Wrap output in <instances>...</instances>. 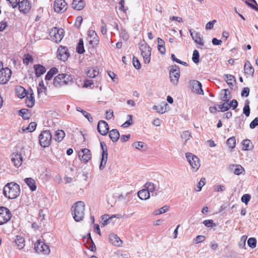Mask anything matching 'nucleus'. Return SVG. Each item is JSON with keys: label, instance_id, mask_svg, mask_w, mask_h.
Listing matches in <instances>:
<instances>
[{"label": "nucleus", "instance_id": "1", "mask_svg": "<svg viewBox=\"0 0 258 258\" xmlns=\"http://www.w3.org/2000/svg\"><path fill=\"white\" fill-rule=\"evenodd\" d=\"M21 193L20 185L16 182H11L6 184L3 188V194L9 199H15Z\"/></svg>", "mask_w": 258, "mask_h": 258}, {"label": "nucleus", "instance_id": "2", "mask_svg": "<svg viewBox=\"0 0 258 258\" xmlns=\"http://www.w3.org/2000/svg\"><path fill=\"white\" fill-rule=\"evenodd\" d=\"M85 204L83 201L75 203L71 208L72 214L76 222L83 220L85 215Z\"/></svg>", "mask_w": 258, "mask_h": 258}, {"label": "nucleus", "instance_id": "3", "mask_svg": "<svg viewBox=\"0 0 258 258\" xmlns=\"http://www.w3.org/2000/svg\"><path fill=\"white\" fill-rule=\"evenodd\" d=\"M73 77L66 74H60L56 76L53 80V85L56 88H59L63 85H67L72 82Z\"/></svg>", "mask_w": 258, "mask_h": 258}, {"label": "nucleus", "instance_id": "4", "mask_svg": "<svg viewBox=\"0 0 258 258\" xmlns=\"http://www.w3.org/2000/svg\"><path fill=\"white\" fill-rule=\"evenodd\" d=\"M52 140V135L49 131L45 130L42 131L39 136L40 145L44 147L49 146Z\"/></svg>", "mask_w": 258, "mask_h": 258}, {"label": "nucleus", "instance_id": "5", "mask_svg": "<svg viewBox=\"0 0 258 258\" xmlns=\"http://www.w3.org/2000/svg\"><path fill=\"white\" fill-rule=\"evenodd\" d=\"M185 156L194 172H196L200 167V161L199 158L190 153H186Z\"/></svg>", "mask_w": 258, "mask_h": 258}, {"label": "nucleus", "instance_id": "6", "mask_svg": "<svg viewBox=\"0 0 258 258\" xmlns=\"http://www.w3.org/2000/svg\"><path fill=\"white\" fill-rule=\"evenodd\" d=\"M169 76L171 82L173 85H177L180 77V70L178 66L174 65L171 66Z\"/></svg>", "mask_w": 258, "mask_h": 258}, {"label": "nucleus", "instance_id": "7", "mask_svg": "<svg viewBox=\"0 0 258 258\" xmlns=\"http://www.w3.org/2000/svg\"><path fill=\"white\" fill-rule=\"evenodd\" d=\"M141 54L145 63H149L151 59V48L146 43L141 44L140 46Z\"/></svg>", "mask_w": 258, "mask_h": 258}, {"label": "nucleus", "instance_id": "8", "mask_svg": "<svg viewBox=\"0 0 258 258\" xmlns=\"http://www.w3.org/2000/svg\"><path fill=\"white\" fill-rule=\"evenodd\" d=\"M63 29L54 27L50 31L49 35L52 39L56 43L60 42L63 37Z\"/></svg>", "mask_w": 258, "mask_h": 258}, {"label": "nucleus", "instance_id": "9", "mask_svg": "<svg viewBox=\"0 0 258 258\" xmlns=\"http://www.w3.org/2000/svg\"><path fill=\"white\" fill-rule=\"evenodd\" d=\"M12 217L10 210L5 207H0V225L7 223Z\"/></svg>", "mask_w": 258, "mask_h": 258}, {"label": "nucleus", "instance_id": "10", "mask_svg": "<svg viewBox=\"0 0 258 258\" xmlns=\"http://www.w3.org/2000/svg\"><path fill=\"white\" fill-rule=\"evenodd\" d=\"M12 72L8 68H2L0 70V84H5L9 81Z\"/></svg>", "mask_w": 258, "mask_h": 258}, {"label": "nucleus", "instance_id": "11", "mask_svg": "<svg viewBox=\"0 0 258 258\" xmlns=\"http://www.w3.org/2000/svg\"><path fill=\"white\" fill-rule=\"evenodd\" d=\"M100 145L102 150V157L99 168L102 170L104 168L108 158V153L106 145L104 142H101Z\"/></svg>", "mask_w": 258, "mask_h": 258}, {"label": "nucleus", "instance_id": "12", "mask_svg": "<svg viewBox=\"0 0 258 258\" xmlns=\"http://www.w3.org/2000/svg\"><path fill=\"white\" fill-rule=\"evenodd\" d=\"M34 248L38 253H42L46 254L49 253L50 252L48 246L40 240H38L35 243Z\"/></svg>", "mask_w": 258, "mask_h": 258}, {"label": "nucleus", "instance_id": "13", "mask_svg": "<svg viewBox=\"0 0 258 258\" xmlns=\"http://www.w3.org/2000/svg\"><path fill=\"white\" fill-rule=\"evenodd\" d=\"M144 186L149 191L150 194L152 193V197L157 196L159 193L161 192V190H159V187H157L156 184L151 182H147Z\"/></svg>", "mask_w": 258, "mask_h": 258}, {"label": "nucleus", "instance_id": "14", "mask_svg": "<svg viewBox=\"0 0 258 258\" xmlns=\"http://www.w3.org/2000/svg\"><path fill=\"white\" fill-rule=\"evenodd\" d=\"M79 157L81 161L87 163L91 159V151L86 148L82 149L79 152Z\"/></svg>", "mask_w": 258, "mask_h": 258}, {"label": "nucleus", "instance_id": "15", "mask_svg": "<svg viewBox=\"0 0 258 258\" xmlns=\"http://www.w3.org/2000/svg\"><path fill=\"white\" fill-rule=\"evenodd\" d=\"M88 40L93 47H96L99 41V37L94 31H89Z\"/></svg>", "mask_w": 258, "mask_h": 258}, {"label": "nucleus", "instance_id": "16", "mask_svg": "<svg viewBox=\"0 0 258 258\" xmlns=\"http://www.w3.org/2000/svg\"><path fill=\"white\" fill-rule=\"evenodd\" d=\"M54 10L56 12L62 13L67 9V3L64 0H55L53 5Z\"/></svg>", "mask_w": 258, "mask_h": 258}, {"label": "nucleus", "instance_id": "17", "mask_svg": "<svg viewBox=\"0 0 258 258\" xmlns=\"http://www.w3.org/2000/svg\"><path fill=\"white\" fill-rule=\"evenodd\" d=\"M189 87L192 91L199 94H203L204 92L202 90V84L198 81L191 80L189 82Z\"/></svg>", "mask_w": 258, "mask_h": 258}, {"label": "nucleus", "instance_id": "18", "mask_svg": "<svg viewBox=\"0 0 258 258\" xmlns=\"http://www.w3.org/2000/svg\"><path fill=\"white\" fill-rule=\"evenodd\" d=\"M97 130L101 135L106 136L109 131V125L105 121L101 120L98 123Z\"/></svg>", "mask_w": 258, "mask_h": 258}, {"label": "nucleus", "instance_id": "19", "mask_svg": "<svg viewBox=\"0 0 258 258\" xmlns=\"http://www.w3.org/2000/svg\"><path fill=\"white\" fill-rule=\"evenodd\" d=\"M19 11L23 14H27L31 9V3L28 0H22L19 5Z\"/></svg>", "mask_w": 258, "mask_h": 258}, {"label": "nucleus", "instance_id": "20", "mask_svg": "<svg viewBox=\"0 0 258 258\" xmlns=\"http://www.w3.org/2000/svg\"><path fill=\"white\" fill-rule=\"evenodd\" d=\"M11 161L16 167H19L22 163L23 157L20 153H14L12 155Z\"/></svg>", "mask_w": 258, "mask_h": 258}, {"label": "nucleus", "instance_id": "21", "mask_svg": "<svg viewBox=\"0 0 258 258\" xmlns=\"http://www.w3.org/2000/svg\"><path fill=\"white\" fill-rule=\"evenodd\" d=\"M70 54L68 51V49L66 47L61 46L57 50V57L65 61L69 57Z\"/></svg>", "mask_w": 258, "mask_h": 258}, {"label": "nucleus", "instance_id": "22", "mask_svg": "<svg viewBox=\"0 0 258 258\" xmlns=\"http://www.w3.org/2000/svg\"><path fill=\"white\" fill-rule=\"evenodd\" d=\"M120 217L121 215L119 214L113 215L111 217H109V215H104L101 217V224L103 226L106 225L110 223L113 218L116 217L119 218Z\"/></svg>", "mask_w": 258, "mask_h": 258}, {"label": "nucleus", "instance_id": "23", "mask_svg": "<svg viewBox=\"0 0 258 258\" xmlns=\"http://www.w3.org/2000/svg\"><path fill=\"white\" fill-rule=\"evenodd\" d=\"M109 240L111 243L115 246H120L122 245V241L119 237L115 234H111L109 235Z\"/></svg>", "mask_w": 258, "mask_h": 258}, {"label": "nucleus", "instance_id": "24", "mask_svg": "<svg viewBox=\"0 0 258 258\" xmlns=\"http://www.w3.org/2000/svg\"><path fill=\"white\" fill-rule=\"evenodd\" d=\"M86 73L89 78H95L99 74V71L97 68H87L86 70Z\"/></svg>", "mask_w": 258, "mask_h": 258}, {"label": "nucleus", "instance_id": "25", "mask_svg": "<svg viewBox=\"0 0 258 258\" xmlns=\"http://www.w3.org/2000/svg\"><path fill=\"white\" fill-rule=\"evenodd\" d=\"M65 135V133L63 130H58L55 132L53 139L55 141L60 142L63 140Z\"/></svg>", "mask_w": 258, "mask_h": 258}, {"label": "nucleus", "instance_id": "26", "mask_svg": "<svg viewBox=\"0 0 258 258\" xmlns=\"http://www.w3.org/2000/svg\"><path fill=\"white\" fill-rule=\"evenodd\" d=\"M72 7L74 9L81 10L85 7V3L83 0H73Z\"/></svg>", "mask_w": 258, "mask_h": 258}, {"label": "nucleus", "instance_id": "27", "mask_svg": "<svg viewBox=\"0 0 258 258\" xmlns=\"http://www.w3.org/2000/svg\"><path fill=\"white\" fill-rule=\"evenodd\" d=\"M109 136L113 142H116L118 140L120 135L117 130L113 129L109 132Z\"/></svg>", "mask_w": 258, "mask_h": 258}, {"label": "nucleus", "instance_id": "28", "mask_svg": "<svg viewBox=\"0 0 258 258\" xmlns=\"http://www.w3.org/2000/svg\"><path fill=\"white\" fill-rule=\"evenodd\" d=\"M34 69L37 77L41 76V75H43L46 72L45 68L40 64H35L34 66Z\"/></svg>", "mask_w": 258, "mask_h": 258}, {"label": "nucleus", "instance_id": "29", "mask_svg": "<svg viewBox=\"0 0 258 258\" xmlns=\"http://www.w3.org/2000/svg\"><path fill=\"white\" fill-rule=\"evenodd\" d=\"M138 197L141 200H146L150 198V194L145 188L139 190L138 192Z\"/></svg>", "mask_w": 258, "mask_h": 258}, {"label": "nucleus", "instance_id": "30", "mask_svg": "<svg viewBox=\"0 0 258 258\" xmlns=\"http://www.w3.org/2000/svg\"><path fill=\"white\" fill-rule=\"evenodd\" d=\"M231 170H233V173L236 175H240L244 171V168L239 165H232L229 166Z\"/></svg>", "mask_w": 258, "mask_h": 258}, {"label": "nucleus", "instance_id": "31", "mask_svg": "<svg viewBox=\"0 0 258 258\" xmlns=\"http://www.w3.org/2000/svg\"><path fill=\"white\" fill-rule=\"evenodd\" d=\"M15 92L17 96L20 98H24L27 94L26 90L22 86H18L15 88Z\"/></svg>", "mask_w": 258, "mask_h": 258}, {"label": "nucleus", "instance_id": "32", "mask_svg": "<svg viewBox=\"0 0 258 258\" xmlns=\"http://www.w3.org/2000/svg\"><path fill=\"white\" fill-rule=\"evenodd\" d=\"M15 242L17 246V248L19 249H22L25 246V239L23 237L21 236H17Z\"/></svg>", "mask_w": 258, "mask_h": 258}, {"label": "nucleus", "instance_id": "33", "mask_svg": "<svg viewBox=\"0 0 258 258\" xmlns=\"http://www.w3.org/2000/svg\"><path fill=\"white\" fill-rule=\"evenodd\" d=\"M25 182L29 187L32 191H34L36 189V185L35 180L32 178H26L24 179Z\"/></svg>", "mask_w": 258, "mask_h": 258}, {"label": "nucleus", "instance_id": "34", "mask_svg": "<svg viewBox=\"0 0 258 258\" xmlns=\"http://www.w3.org/2000/svg\"><path fill=\"white\" fill-rule=\"evenodd\" d=\"M244 69L246 74L249 75H253L254 72V69L249 61H247L245 63Z\"/></svg>", "mask_w": 258, "mask_h": 258}, {"label": "nucleus", "instance_id": "35", "mask_svg": "<svg viewBox=\"0 0 258 258\" xmlns=\"http://www.w3.org/2000/svg\"><path fill=\"white\" fill-rule=\"evenodd\" d=\"M36 126L37 124L36 122H31L29 124L28 126L27 127H23L22 128V131H19V132L22 133L26 131H27L28 132H32L35 130Z\"/></svg>", "mask_w": 258, "mask_h": 258}, {"label": "nucleus", "instance_id": "36", "mask_svg": "<svg viewBox=\"0 0 258 258\" xmlns=\"http://www.w3.org/2000/svg\"><path fill=\"white\" fill-rule=\"evenodd\" d=\"M46 90V87H45L43 81L42 80L39 82V86L37 88V93L38 96H40L41 95L43 94H46L45 92Z\"/></svg>", "mask_w": 258, "mask_h": 258}, {"label": "nucleus", "instance_id": "37", "mask_svg": "<svg viewBox=\"0 0 258 258\" xmlns=\"http://www.w3.org/2000/svg\"><path fill=\"white\" fill-rule=\"evenodd\" d=\"M76 110L82 113V114L88 120V121L92 123L93 121V117L91 116V114L87 112V111L82 109L79 107H76Z\"/></svg>", "mask_w": 258, "mask_h": 258}, {"label": "nucleus", "instance_id": "38", "mask_svg": "<svg viewBox=\"0 0 258 258\" xmlns=\"http://www.w3.org/2000/svg\"><path fill=\"white\" fill-rule=\"evenodd\" d=\"M58 72V70L56 68H51L45 76V80H50L53 76Z\"/></svg>", "mask_w": 258, "mask_h": 258}, {"label": "nucleus", "instance_id": "39", "mask_svg": "<svg viewBox=\"0 0 258 258\" xmlns=\"http://www.w3.org/2000/svg\"><path fill=\"white\" fill-rule=\"evenodd\" d=\"M253 145L249 140H244L242 142V150H250Z\"/></svg>", "mask_w": 258, "mask_h": 258}, {"label": "nucleus", "instance_id": "40", "mask_svg": "<svg viewBox=\"0 0 258 258\" xmlns=\"http://www.w3.org/2000/svg\"><path fill=\"white\" fill-rule=\"evenodd\" d=\"M133 146L140 151H145L146 149V145L142 142H135L133 143Z\"/></svg>", "mask_w": 258, "mask_h": 258}, {"label": "nucleus", "instance_id": "41", "mask_svg": "<svg viewBox=\"0 0 258 258\" xmlns=\"http://www.w3.org/2000/svg\"><path fill=\"white\" fill-rule=\"evenodd\" d=\"M76 50L79 54H82L85 52L84 42L82 39H80L77 44Z\"/></svg>", "mask_w": 258, "mask_h": 258}, {"label": "nucleus", "instance_id": "42", "mask_svg": "<svg viewBox=\"0 0 258 258\" xmlns=\"http://www.w3.org/2000/svg\"><path fill=\"white\" fill-rule=\"evenodd\" d=\"M224 78L226 79V81L227 83L230 86H234V84L232 83L233 81V82L234 83H236V80H235L234 77L233 75L226 74V75H224Z\"/></svg>", "mask_w": 258, "mask_h": 258}, {"label": "nucleus", "instance_id": "43", "mask_svg": "<svg viewBox=\"0 0 258 258\" xmlns=\"http://www.w3.org/2000/svg\"><path fill=\"white\" fill-rule=\"evenodd\" d=\"M34 97L33 96V94L31 93L29 97H27L26 103L28 107H32L34 106Z\"/></svg>", "mask_w": 258, "mask_h": 258}, {"label": "nucleus", "instance_id": "44", "mask_svg": "<svg viewBox=\"0 0 258 258\" xmlns=\"http://www.w3.org/2000/svg\"><path fill=\"white\" fill-rule=\"evenodd\" d=\"M19 115L21 116L23 119H28L30 117V114L28 110L27 109H21L19 110Z\"/></svg>", "mask_w": 258, "mask_h": 258}, {"label": "nucleus", "instance_id": "45", "mask_svg": "<svg viewBox=\"0 0 258 258\" xmlns=\"http://www.w3.org/2000/svg\"><path fill=\"white\" fill-rule=\"evenodd\" d=\"M249 101L246 100L245 102L244 106L243 109V113L246 115V117H248L250 114V107H249Z\"/></svg>", "mask_w": 258, "mask_h": 258}, {"label": "nucleus", "instance_id": "46", "mask_svg": "<svg viewBox=\"0 0 258 258\" xmlns=\"http://www.w3.org/2000/svg\"><path fill=\"white\" fill-rule=\"evenodd\" d=\"M226 143L230 148L233 149L235 147L236 139L234 137H231L227 140Z\"/></svg>", "mask_w": 258, "mask_h": 258}, {"label": "nucleus", "instance_id": "47", "mask_svg": "<svg viewBox=\"0 0 258 258\" xmlns=\"http://www.w3.org/2000/svg\"><path fill=\"white\" fill-rule=\"evenodd\" d=\"M218 108L220 111L222 112H224L227 111L230 108L229 104L226 102H224L222 104L219 105Z\"/></svg>", "mask_w": 258, "mask_h": 258}, {"label": "nucleus", "instance_id": "48", "mask_svg": "<svg viewBox=\"0 0 258 258\" xmlns=\"http://www.w3.org/2000/svg\"><path fill=\"white\" fill-rule=\"evenodd\" d=\"M247 244L248 246L252 248L255 247L256 245V239L253 237L249 238L248 239Z\"/></svg>", "mask_w": 258, "mask_h": 258}, {"label": "nucleus", "instance_id": "49", "mask_svg": "<svg viewBox=\"0 0 258 258\" xmlns=\"http://www.w3.org/2000/svg\"><path fill=\"white\" fill-rule=\"evenodd\" d=\"M199 52L197 50H195L193 52L192 60L195 63H197L199 62Z\"/></svg>", "mask_w": 258, "mask_h": 258}, {"label": "nucleus", "instance_id": "50", "mask_svg": "<svg viewBox=\"0 0 258 258\" xmlns=\"http://www.w3.org/2000/svg\"><path fill=\"white\" fill-rule=\"evenodd\" d=\"M197 44L201 45H204L202 38L200 37V34L198 33H195V37L192 39Z\"/></svg>", "mask_w": 258, "mask_h": 258}, {"label": "nucleus", "instance_id": "51", "mask_svg": "<svg viewBox=\"0 0 258 258\" xmlns=\"http://www.w3.org/2000/svg\"><path fill=\"white\" fill-rule=\"evenodd\" d=\"M128 119L123 123L122 125L123 127H127L133 123V116L132 115H127Z\"/></svg>", "mask_w": 258, "mask_h": 258}, {"label": "nucleus", "instance_id": "52", "mask_svg": "<svg viewBox=\"0 0 258 258\" xmlns=\"http://www.w3.org/2000/svg\"><path fill=\"white\" fill-rule=\"evenodd\" d=\"M120 36L122 39L125 41L127 40L129 38V35L128 32L123 28H121L120 32Z\"/></svg>", "mask_w": 258, "mask_h": 258}, {"label": "nucleus", "instance_id": "53", "mask_svg": "<svg viewBox=\"0 0 258 258\" xmlns=\"http://www.w3.org/2000/svg\"><path fill=\"white\" fill-rule=\"evenodd\" d=\"M32 61L33 58L31 55L28 54L24 55V58H23V62L24 64L27 66Z\"/></svg>", "mask_w": 258, "mask_h": 258}, {"label": "nucleus", "instance_id": "54", "mask_svg": "<svg viewBox=\"0 0 258 258\" xmlns=\"http://www.w3.org/2000/svg\"><path fill=\"white\" fill-rule=\"evenodd\" d=\"M205 184V178H202L199 182L196 190L198 191L201 190L202 187Z\"/></svg>", "mask_w": 258, "mask_h": 258}, {"label": "nucleus", "instance_id": "55", "mask_svg": "<svg viewBox=\"0 0 258 258\" xmlns=\"http://www.w3.org/2000/svg\"><path fill=\"white\" fill-rule=\"evenodd\" d=\"M133 63L134 66V67L139 70L141 68V63L140 62L139 60L135 56H134L133 59Z\"/></svg>", "mask_w": 258, "mask_h": 258}, {"label": "nucleus", "instance_id": "56", "mask_svg": "<svg viewBox=\"0 0 258 258\" xmlns=\"http://www.w3.org/2000/svg\"><path fill=\"white\" fill-rule=\"evenodd\" d=\"M153 109H155L157 112L163 114L165 112V108L161 105H154Z\"/></svg>", "mask_w": 258, "mask_h": 258}, {"label": "nucleus", "instance_id": "57", "mask_svg": "<svg viewBox=\"0 0 258 258\" xmlns=\"http://www.w3.org/2000/svg\"><path fill=\"white\" fill-rule=\"evenodd\" d=\"M251 198V196L249 194H244L242 196L241 198V201L245 203L246 205L248 204L249 201H250Z\"/></svg>", "mask_w": 258, "mask_h": 258}, {"label": "nucleus", "instance_id": "58", "mask_svg": "<svg viewBox=\"0 0 258 258\" xmlns=\"http://www.w3.org/2000/svg\"><path fill=\"white\" fill-rule=\"evenodd\" d=\"M203 224L207 227H212L215 226V224L213 223L212 220H206L204 221Z\"/></svg>", "mask_w": 258, "mask_h": 258}, {"label": "nucleus", "instance_id": "59", "mask_svg": "<svg viewBox=\"0 0 258 258\" xmlns=\"http://www.w3.org/2000/svg\"><path fill=\"white\" fill-rule=\"evenodd\" d=\"M181 137L182 139L185 140V142H186L189 139L190 137V134L188 131H184L182 134Z\"/></svg>", "mask_w": 258, "mask_h": 258}, {"label": "nucleus", "instance_id": "60", "mask_svg": "<svg viewBox=\"0 0 258 258\" xmlns=\"http://www.w3.org/2000/svg\"><path fill=\"white\" fill-rule=\"evenodd\" d=\"M82 21H83V18L81 16L77 17L76 19L75 26L77 28H79V27L81 26Z\"/></svg>", "mask_w": 258, "mask_h": 258}, {"label": "nucleus", "instance_id": "61", "mask_svg": "<svg viewBox=\"0 0 258 258\" xmlns=\"http://www.w3.org/2000/svg\"><path fill=\"white\" fill-rule=\"evenodd\" d=\"M214 190L217 192L223 191L225 190L226 187L223 185H217L214 186Z\"/></svg>", "mask_w": 258, "mask_h": 258}, {"label": "nucleus", "instance_id": "62", "mask_svg": "<svg viewBox=\"0 0 258 258\" xmlns=\"http://www.w3.org/2000/svg\"><path fill=\"white\" fill-rule=\"evenodd\" d=\"M216 22V20H214L212 21H210V22H209L208 23H207V24L206 25V30H211L212 29H213V27H214V24Z\"/></svg>", "mask_w": 258, "mask_h": 258}, {"label": "nucleus", "instance_id": "63", "mask_svg": "<svg viewBox=\"0 0 258 258\" xmlns=\"http://www.w3.org/2000/svg\"><path fill=\"white\" fill-rule=\"evenodd\" d=\"M205 240V236L204 235H198L195 239V242L196 244L202 242Z\"/></svg>", "mask_w": 258, "mask_h": 258}, {"label": "nucleus", "instance_id": "64", "mask_svg": "<svg viewBox=\"0 0 258 258\" xmlns=\"http://www.w3.org/2000/svg\"><path fill=\"white\" fill-rule=\"evenodd\" d=\"M258 125V117H255L250 123L249 126L251 128H255Z\"/></svg>", "mask_w": 258, "mask_h": 258}]
</instances>
